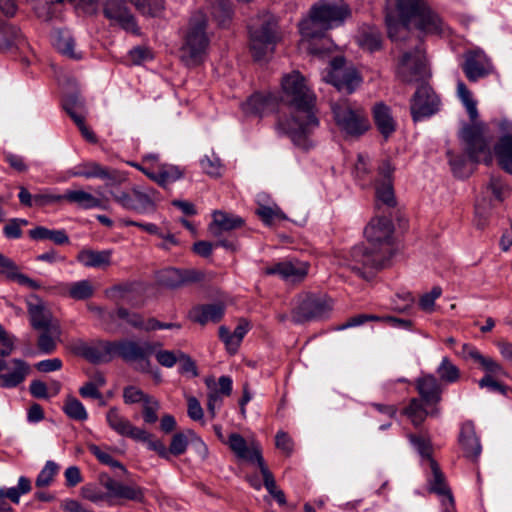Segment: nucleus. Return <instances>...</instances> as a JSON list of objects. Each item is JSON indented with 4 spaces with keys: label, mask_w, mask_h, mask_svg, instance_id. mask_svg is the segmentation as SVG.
<instances>
[{
    "label": "nucleus",
    "mask_w": 512,
    "mask_h": 512,
    "mask_svg": "<svg viewBox=\"0 0 512 512\" xmlns=\"http://www.w3.org/2000/svg\"><path fill=\"white\" fill-rule=\"evenodd\" d=\"M116 316L135 329L145 330L146 321L142 315L137 312H132L127 308L119 307L116 310Z\"/></svg>",
    "instance_id": "603ef678"
},
{
    "label": "nucleus",
    "mask_w": 512,
    "mask_h": 512,
    "mask_svg": "<svg viewBox=\"0 0 512 512\" xmlns=\"http://www.w3.org/2000/svg\"><path fill=\"white\" fill-rule=\"evenodd\" d=\"M117 170L102 166L96 161H83L69 170L72 177H83L86 179L98 178L105 182L114 179Z\"/></svg>",
    "instance_id": "cd10ccee"
},
{
    "label": "nucleus",
    "mask_w": 512,
    "mask_h": 512,
    "mask_svg": "<svg viewBox=\"0 0 512 512\" xmlns=\"http://www.w3.org/2000/svg\"><path fill=\"white\" fill-rule=\"evenodd\" d=\"M28 234L33 240H50L56 245L69 243V237L64 229L55 230L44 226H37L29 230Z\"/></svg>",
    "instance_id": "58836bf2"
},
{
    "label": "nucleus",
    "mask_w": 512,
    "mask_h": 512,
    "mask_svg": "<svg viewBox=\"0 0 512 512\" xmlns=\"http://www.w3.org/2000/svg\"><path fill=\"white\" fill-rule=\"evenodd\" d=\"M183 176V172L179 167L174 165H162L159 168V185L162 187H167L168 185L176 182L181 179Z\"/></svg>",
    "instance_id": "8fccbe9b"
},
{
    "label": "nucleus",
    "mask_w": 512,
    "mask_h": 512,
    "mask_svg": "<svg viewBox=\"0 0 512 512\" xmlns=\"http://www.w3.org/2000/svg\"><path fill=\"white\" fill-rule=\"evenodd\" d=\"M204 273L196 269L167 268L160 272L159 282L168 288H178L204 280Z\"/></svg>",
    "instance_id": "aec40b11"
},
{
    "label": "nucleus",
    "mask_w": 512,
    "mask_h": 512,
    "mask_svg": "<svg viewBox=\"0 0 512 512\" xmlns=\"http://www.w3.org/2000/svg\"><path fill=\"white\" fill-rule=\"evenodd\" d=\"M411 445L417 450L419 455L426 459L430 464L432 458V444L430 438L424 435L408 434L407 435Z\"/></svg>",
    "instance_id": "de8ad7c7"
},
{
    "label": "nucleus",
    "mask_w": 512,
    "mask_h": 512,
    "mask_svg": "<svg viewBox=\"0 0 512 512\" xmlns=\"http://www.w3.org/2000/svg\"><path fill=\"white\" fill-rule=\"evenodd\" d=\"M350 15L347 4L319 0L311 7L309 18L299 24L301 36L309 42L321 39L328 30L341 26Z\"/></svg>",
    "instance_id": "39448f33"
},
{
    "label": "nucleus",
    "mask_w": 512,
    "mask_h": 512,
    "mask_svg": "<svg viewBox=\"0 0 512 512\" xmlns=\"http://www.w3.org/2000/svg\"><path fill=\"white\" fill-rule=\"evenodd\" d=\"M104 16L116 22L124 30L137 33L138 26L123 0H106L103 6Z\"/></svg>",
    "instance_id": "412c9836"
},
{
    "label": "nucleus",
    "mask_w": 512,
    "mask_h": 512,
    "mask_svg": "<svg viewBox=\"0 0 512 512\" xmlns=\"http://www.w3.org/2000/svg\"><path fill=\"white\" fill-rule=\"evenodd\" d=\"M457 94L466 107L471 121L474 122L463 127L460 132L466 153L472 162L483 161L486 165H490L493 161V153L491 151L492 136L489 133L488 125L484 122H475L478 117L477 103L473 99L471 91L462 81L457 84Z\"/></svg>",
    "instance_id": "20e7f679"
},
{
    "label": "nucleus",
    "mask_w": 512,
    "mask_h": 512,
    "mask_svg": "<svg viewBox=\"0 0 512 512\" xmlns=\"http://www.w3.org/2000/svg\"><path fill=\"white\" fill-rule=\"evenodd\" d=\"M424 402L419 400L418 398H412L403 410V414H405L412 422L415 427H419L426 417L429 415V412L425 408ZM439 409L435 408L430 412L431 416L439 415Z\"/></svg>",
    "instance_id": "e433bc0d"
},
{
    "label": "nucleus",
    "mask_w": 512,
    "mask_h": 512,
    "mask_svg": "<svg viewBox=\"0 0 512 512\" xmlns=\"http://www.w3.org/2000/svg\"><path fill=\"white\" fill-rule=\"evenodd\" d=\"M57 50L72 59H80L81 55L75 52V40L67 31H59L54 43Z\"/></svg>",
    "instance_id": "a18cd8bd"
},
{
    "label": "nucleus",
    "mask_w": 512,
    "mask_h": 512,
    "mask_svg": "<svg viewBox=\"0 0 512 512\" xmlns=\"http://www.w3.org/2000/svg\"><path fill=\"white\" fill-rule=\"evenodd\" d=\"M225 313V306L222 303L203 304L194 306L189 311L191 321L200 325H206L208 322H219Z\"/></svg>",
    "instance_id": "c85d7f7f"
},
{
    "label": "nucleus",
    "mask_w": 512,
    "mask_h": 512,
    "mask_svg": "<svg viewBox=\"0 0 512 512\" xmlns=\"http://www.w3.org/2000/svg\"><path fill=\"white\" fill-rule=\"evenodd\" d=\"M208 19L200 11L192 14L183 34L181 58L187 66H196L204 61L210 37L207 33Z\"/></svg>",
    "instance_id": "423d86ee"
},
{
    "label": "nucleus",
    "mask_w": 512,
    "mask_h": 512,
    "mask_svg": "<svg viewBox=\"0 0 512 512\" xmlns=\"http://www.w3.org/2000/svg\"><path fill=\"white\" fill-rule=\"evenodd\" d=\"M0 272L9 280L16 281L19 285L26 286L32 290H40L43 288L40 282L19 272L16 263L2 253H0Z\"/></svg>",
    "instance_id": "2f4dec72"
},
{
    "label": "nucleus",
    "mask_w": 512,
    "mask_h": 512,
    "mask_svg": "<svg viewBox=\"0 0 512 512\" xmlns=\"http://www.w3.org/2000/svg\"><path fill=\"white\" fill-rule=\"evenodd\" d=\"M149 397L150 395L132 385L125 387L123 390V400L125 404H143Z\"/></svg>",
    "instance_id": "e2e57ef3"
},
{
    "label": "nucleus",
    "mask_w": 512,
    "mask_h": 512,
    "mask_svg": "<svg viewBox=\"0 0 512 512\" xmlns=\"http://www.w3.org/2000/svg\"><path fill=\"white\" fill-rule=\"evenodd\" d=\"M431 476L428 478L429 491L443 497L442 505L446 512L454 510V498L451 490L447 486L445 475L441 471L435 459L430 460Z\"/></svg>",
    "instance_id": "b1692460"
},
{
    "label": "nucleus",
    "mask_w": 512,
    "mask_h": 512,
    "mask_svg": "<svg viewBox=\"0 0 512 512\" xmlns=\"http://www.w3.org/2000/svg\"><path fill=\"white\" fill-rule=\"evenodd\" d=\"M64 200L85 210L103 207L101 199L84 190H67L64 193Z\"/></svg>",
    "instance_id": "c9c22d12"
},
{
    "label": "nucleus",
    "mask_w": 512,
    "mask_h": 512,
    "mask_svg": "<svg viewBox=\"0 0 512 512\" xmlns=\"http://www.w3.org/2000/svg\"><path fill=\"white\" fill-rule=\"evenodd\" d=\"M439 377L448 383L456 382L459 379V369L449 360L444 357L437 368Z\"/></svg>",
    "instance_id": "864d4df0"
},
{
    "label": "nucleus",
    "mask_w": 512,
    "mask_h": 512,
    "mask_svg": "<svg viewBox=\"0 0 512 512\" xmlns=\"http://www.w3.org/2000/svg\"><path fill=\"white\" fill-rule=\"evenodd\" d=\"M225 444H227L235 456L241 460L256 463L257 465L261 463L260 460H264L259 444L252 442L249 445L245 438L239 433H231Z\"/></svg>",
    "instance_id": "393cba45"
},
{
    "label": "nucleus",
    "mask_w": 512,
    "mask_h": 512,
    "mask_svg": "<svg viewBox=\"0 0 512 512\" xmlns=\"http://www.w3.org/2000/svg\"><path fill=\"white\" fill-rule=\"evenodd\" d=\"M372 115L378 131L385 139H388L397 127L391 108L383 102H378L372 109Z\"/></svg>",
    "instance_id": "7c9ffc66"
},
{
    "label": "nucleus",
    "mask_w": 512,
    "mask_h": 512,
    "mask_svg": "<svg viewBox=\"0 0 512 512\" xmlns=\"http://www.w3.org/2000/svg\"><path fill=\"white\" fill-rule=\"evenodd\" d=\"M28 221L22 218H12L3 227V234L7 239H19L22 237V227L27 226Z\"/></svg>",
    "instance_id": "bf43d9fd"
},
{
    "label": "nucleus",
    "mask_w": 512,
    "mask_h": 512,
    "mask_svg": "<svg viewBox=\"0 0 512 512\" xmlns=\"http://www.w3.org/2000/svg\"><path fill=\"white\" fill-rule=\"evenodd\" d=\"M488 189L499 201H503L509 193L508 185L500 177L494 175L490 178Z\"/></svg>",
    "instance_id": "0e129e2a"
},
{
    "label": "nucleus",
    "mask_w": 512,
    "mask_h": 512,
    "mask_svg": "<svg viewBox=\"0 0 512 512\" xmlns=\"http://www.w3.org/2000/svg\"><path fill=\"white\" fill-rule=\"evenodd\" d=\"M27 312L30 318V324L35 330L51 331L52 325V314L46 308L43 299L35 294H30L26 300Z\"/></svg>",
    "instance_id": "6ab92c4d"
},
{
    "label": "nucleus",
    "mask_w": 512,
    "mask_h": 512,
    "mask_svg": "<svg viewBox=\"0 0 512 512\" xmlns=\"http://www.w3.org/2000/svg\"><path fill=\"white\" fill-rule=\"evenodd\" d=\"M359 46L369 52L378 51L382 48V36L378 30H363L357 38Z\"/></svg>",
    "instance_id": "c03bdc74"
},
{
    "label": "nucleus",
    "mask_w": 512,
    "mask_h": 512,
    "mask_svg": "<svg viewBox=\"0 0 512 512\" xmlns=\"http://www.w3.org/2000/svg\"><path fill=\"white\" fill-rule=\"evenodd\" d=\"M88 450L100 463L112 468H119L124 472L126 471L125 467L118 460L114 459L108 452L103 451L99 446L91 444L88 446Z\"/></svg>",
    "instance_id": "4d7b16f0"
},
{
    "label": "nucleus",
    "mask_w": 512,
    "mask_h": 512,
    "mask_svg": "<svg viewBox=\"0 0 512 512\" xmlns=\"http://www.w3.org/2000/svg\"><path fill=\"white\" fill-rule=\"evenodd\" d=\"M244 220L234 214L223 211L213 213V221L209 224V232L212 236L220 238L224 232L241 228Z\"/></svg>",
    "instance_id": "c756f323"
},
{
    "label": "nucleus",
    "mask_w": 512,
    "mask_h": 512,
    "mask_svg": "<svg viewBox=\"0 0 512 512\" xmlns=\"http://www.w3.org/2000/svg\"><path fill=\"white\" fill-rule=\"evenodd\" d=\"M255 213L267 226L287 220V216L277 205H259Z\"/></svg>",
    "instance_id": "37998d69"
},
{
    "label": "nucleus",
    "mask_w": 512,
    "mask_h": 512,
    "mask_svg": "<svg viewBox=\"0 0 512 512\" xmlns=\"http://www.w3.org/2000/svg\"><path fill=\"white\" fill-rule=\"evenodd\" d=\"M94 294V286L90 280H80L66 285V295L74 300H87Z\"/></svg>",
    "instance_id": "79ce46f5"
},
{
    "label": "nucleus",
    "mask_w": 512,
    "mask_h": 512,
    "mask_svg": "<svg viewBox=\"0 0 512 512\" xmlns=\"http://www.w3.org/2000/svg\"><path fill=\"white\" fill-rule=\"evenodd\" d=\"M427 3L424 0H396L398 15L406 23H411L413 18ZM391 0H386V7H390Z\"/></svg>",
    "instance_id": "ea45409f"
},
{
    "label": "nucleus",
    "mask_w": 512,
    "mask_h": 512,
    "mask_svg": "<svg viewBox=\"0 0 512 512\" xmlns=\"http://www.w3.org/2000/svg\"><path fill=\"white\" fill-rule=\"evenodd\" d=\"M160 410V402L153 396H150L142 404V417L146 424H154L158 421V411Z\"/></svg>",
    "instance_id": "5fc2aeb1"
},
{
    "label": "nucleus",
    "mask_w": 512,
    "mask_h": 512,
    "mask_svg": "<svg viewBox=\"0 0 512 512\" xmlns=\"http://www.w3.org/2000/svg\"><path fill=\"white\" fill-rule=\"evenodd\" d=\"M334 301L325 293H303L297 297L291 318L296 324L328 318Z\"/></svg>",
    "instance_id": "6e6552de"
},
{
    "label": "nucleus",
    "mask_w": 512,
    "mask_h": 512,
    "mask_svg": "<svg viewBox=\"0 0 512 512\" xmlns=\"http://www.w3.org/2000/svg\"><path fill=\"white\" fill-rule=\"evenodd\" d=\"M196 435L193 430L188 429L186 432H177L172 436L169 448L158 439L149 438L146 444L148 449L155 451L161 458L169 460L170 455L180 456L187 450L189 438H194Z\"/></svg>",
    "instance_id": "a211bd4d"
},
{
    "label": "nucleus",
    "mask_w": 512,
    "mask_h": 512,
    "mask_svg": "<svg viewBox=\"0 0 512 512\" xmlns=\"http://www.w3.org/2000/svg\"><path fill=\"white\" fill-rule=\"evenodd\" d=\"M334 120L339 129L348 136L359 137L370 127L364 110L352 108L346 102L334 103L331 106Z\"/></svg>",
    "instance_id": "1a4fd4ad"
},
{
    "label": "nucleus",
    "mask_w": 512,
    "mask_h": 512,
    "mask_svg": "<svg viewBox=\"0 0 512 512\" xmlns=\"http://www.w3.org/2000/svg\"><path fill=\"white\" fill-rule=\"evenodd\" d=\"M416 27L425 33L437 34L441 32L442 21L440 17L426 4L414 18Z\"/></svg>",
    "instance_id": "f704fd0d"
},
{
    "label": "nucleus",
    "mask_w": 512,
    "mask_h": 512,
    "mask_svg": "<svg viewBox=\"0 0 512 512\" xmlns=\"http://www.w3.org/2000/svg\"><path fill=\"white\" fill-rule=\"evenodd\" d=\"M441 100L428 84L420 85L410 100V112L414 122L430 118L439 112Z\"/></svg>",
    "instance_id": "f8f14e48"
},
{
    "label": "nucleus",
    "mask_w": 512,
    "mask_h": 512,
    "mask_svg": "<svg viewBox=\"0 0 512 512\" xmlns=\"http://www.w3.org/2000/svg\"><path fill=\"white\" fill-rule=\"evenodd\" d=\"M458 440L464 456L476 462L482 452V447L472 421H466L462 424Z\"/></svg>",
    "instance_id": "bb28decb"
},
{
    "label": "nucleus",
    "mask_w": 512,
    "mask_h": 512,
    "mask_svg": "<svg viewBox=\"0 0 512 512\" xmlns=\"http://www.w3.org/2000/svg\"><path fill=\"white\" fill-rule=\"evenodd\" d=\"M279 105L278 98L271 92H256L242 104V110L248 115L263 117L273 113Z\"/></svg>",
    "instance_id": "4be33fe9"
},
{
    "label": "nucleus",
    "mask_w": 512,
    "mask_h": 512,
    "mask_svg": "<svg viewBox=\"0 0 512 512\" xmlns=\"http://www.w3.org/2000/svg\"><path fill=\"white\" fill-rule=\"evenodd\" d=\"M136 9L143 15L158 16L164 9L163 0H131Z\"/></svg>",
    "instance_id": "09e8293b"
},
{
    "label": "nucleus",
    "mask_w": 512,
    "mask_h": 512,
    "mask_svg": "<svg viewBox=\"0 0 512 512\" xmlns=\"http://www.w3.org/2000/svg\"><path fill=\"white\" fill-rule=\"evenodd\" d=\"M201 167L203 171L212 176V177H219L222 174L223 166L221 163V160L216 156H205L203 159H201Z\"/></svg>",
    "instance_id": "680f3d73"
},
{
    "label": "nucleus",
    "mask_w": 512,
    "mask_h": 512,
    "mask_svg": "<svg viewBox=\"0 0 512 512\" xmlns=\"http://www.w3.org/2000/svg\"><path fill=\"white\" fill-rule=\"evenodd\" d=\"M398 77L406 83L422 80L426 76V63L422 43L413 51L405 52L397 66Z\"/></svg>",
    "instance_id": "ddd939ff"
},
{
    "label": "nucleus",
    "mask_w": 512,
    "mask_h": 512,
    "mask_svg": "<svg viewBox=\"0 0 512 512\" xmlns=\"http://www.w3.org/2000/svg\"><path fill=\"white\" fill-rule=\"evenodd\" d=\"M415 387L420 395V399L426 406H435L441 401L442 388L437 378L432 375L419 377L415 382Z\"/></svg>",
    "instance_id": "a878e982"
},
{
    "label": "nucleus",
    "mask_w": 512,
    "mask_h": 512,
    "mask_svg": "<svg viewBox=\"0 0 512 512\" xmlns=\"http://www.w3.org/2000/svg\"><path fill=\"white\" fill-rule=\"evenodd\" d=\"M278 37V25L271 15L261 19L259 27H250L251 51L256 60H262L268 53L274 51Z\"/></svg>",
    "instance_id": "9d476101"
},
{
    "label": "nucleus",
    "mask_w": 512,
    "mask_h": 512,
    "mask_svg": "<svg viewBox=\"0 0 512 512\" xmlns=\"http://www.w3.org/2000/svg\"><path fill=\"white\" fill-rule=\"evenodd\" d=\"M43 332L40 334L37 346L41 353L43 354H51L56 349V342L49 334L50 331L42 330Z\"/></svg>",
    "instance_id": "774afa93"
},
{
    "label": "nucleus",
    "mask_w": 512,
    "mask_h": 512,
    "mask_svg": "<svg viewBox=\"0 0 512 512\" xmlns=\"http://www.w3.org/2000/svg\"><path fill=\"white\" fill-rule=\"evenodd\" d=\"M394 226L387 217L373 218L364 230L366 244L354 246L346 265L363 278L388 264L393 255Z\"/></svg>",
    "instance_id": "f03ea898"
},
{
    "label": "nucleus",
    "mask_w": 512,
    "mask_h": 512,
    "mask_svg": "<svg viewBox=\"0 0 512 512\" xmlns=\"http://www.w3.org/2000/svg\"><path fill=\"white\" fill-rule=\"evenodd\" d=\"M441 294L442 289L439 286L433 287L430 292L421 296L419 300L420 308L426 312L433 311L435 300L439 298Z\"/></svg>",
    "instance_id": "69168bd1"
},
{
    "label": "nucleus",
    "mask_w": 512,
    "mask_h": 512,
    "mask_svg": "<svg viewBox=\"0 0 512 512\" xmlns=\"http://www.w3.org/2000/svg\"><path fill=\"white\" fill-rule=\"evenodd\" d=\"M59 466L54 461H47L43 469L38 474L35 484L37 487H47L53 481L55 475L58 473Z\"/></svg>",
    "instance_id": "6e6d98bb"
},
{
    "label": "nucleus",
    "mask_w": 512,
    "mask_h": 512,
    "mask_svg": "<svg viewBox=\"0 0 512 512\" xmlns=\"http://www.w3.org/2000/svg\"><path fill=\"white\" fill-rule=\"evenodd\" d=\"M81 494L83 498L89 500L92 503H99L101 501H108L109 505H113L111 501L110 492L104 493L98 488L92 485H85L81 488Z\"/></svg>",
    "instance_id": "13d9d810"
},
{
    "label": "nucleus",
    "mask_w": 512,
    "mask_h": 512,
    "mask_svg": "<svg viewBox=\"0 0 512 512\" xmlns=\"http://www.w3.org/2000/svg\"><path fill=\"white\" fill-rule=\"evenodd\" d=\"M31 373L28 362L20 358H0V388L13 389L21 385Z\"/></svg>",
    "instance_id": "2eb2a0df"
},
{
    "label": "nucleus",
    "mask_w": 512,
    "mask_h": 512,
    "mask_svg": "<svg viewBox=\"0 0 512 512\" xmlns=\"http://www.w3.org/2000/svg\"><path fill=\"white\" fill-rule=\"evenodd\" d=\"M63 411L73 420L84 421L88 418V413L84 405L73 396H68L66 398Z\"/></svg>",
    "instance_id": "49530a36"
},
{
    "label": "nucleus",
    "mask_w": 512,
    "mask_h": 512,
    "mask_svg": "<svg viewBox=\"0 0 512 512\" xmlns=\"http://www.w3.org/2000/svg\"><path fill=\"white\" fill-rule=\"evenodd\" d=\"M106 421L108 426L118 435L134 441L146 443L152 437V434L145 429L133 425L116 407H111L107 411Z\"/></svg>",
    "instance_id": "dca6fc26"
},
{
    "label": "nucleus",
    "mask_w": 512,
    "mask_h": 512,
    "mask_svg": "<svg viewBox=\"0 0 512 512\" xmlns=\"http://www.w3.org/2000/svg\"><path fill=\"white\" fill-rule=\"evenodd\" d=\"M376 205H385L389 208L396 206L397 201L394 193L393 182L376 181L375 182Z\"/></svg>",
    "instance_id": "a19ab883"
},
{
    "label": "nucleus",
    "mask_w": 512,
    "mask_h": 512,
    "mask_svg": "<svg viewBox=\"0 0 512 512\" xmlns=\"http://www.w3.org/2000/svg\"><path fill=\"white\" fill-rule=\"evenodd\" d=\"M123 181H125V177L117 171L114 179L104 184L117 204L126 210L141 214L155 211L154 196L156 193L153 189L148 191H141L137 188L124 189L121 186Z\"/></svg>",
    "instance_id": "0eeeda50"
},
{
    "label": "nucleus",
    "mask_w": 512,
    "mask_h": 512,
    "mask_svg": "<svg viewBox=\"0 0 512 512\" xmlns=\"http://www.w3.org/2000/svg\"><path fill=\"white\" fill-rule=\"evenodd\" d=\"M468 349L470 358L480 363L488 374H501L503 372L502 366L492 358L483 356L476 348Z\"/></svg>",
    "instance_id": "3c124183"
},
{
    "label": "nucleus",
    "mask_w": 512,
    "mask_h": 512,
    "mask_svg": "<svg viewBox=\"0 0 512 512\" xmlns=\"http://www.w3.org/2000/svg\"><path fill=\"white\" fill-rule=\"evenodd\" d=\"M310 265L308 262L296 258L285 259L264 269L265 275H278L285 281L292 283L302 282L308 275Z\"/></svg>",
    "instance_id": "f3484780"
},
{
    "label": "nucleus",
    "mask_w": 512,
    "mask_h": 512,
    "mask_svg": "<svg viewBox=\"0 0 512 512\" xmlns=\"http://www.w3.org/2000/svg\"><path fill=\"white\" fill-rule=\"evenodd\" d=\"M213 15L221 26H225L232 17L230 4L228 2L221 1L218 6L214 8Z\"/></svg>",
    "instance_id": "338daca9"
},
{
    "label": "nucleus",
    "mask_w": 512,
    "mask_h": 512,
    "mask_svg": "<svg viewBox=\"0 0 512 512\" xmlns=\"http://www.w3.org/2000/svg\"><path fill=\"white\" fill-rule=\"evenodd\" d=\"M323 80L332 84L338 91L351 94L361 82L356 69L346 65L343 56L334 57L328 70L323 74Z\"/></svg>",
    "instance_id": "9b49d317"
},
{
    "label": "nucleus",
    "mask_w": 512,
    "mask_h": 512,
    "mask_svg": "<svg viewBox=\"0 0 512 512\" xmlns=\"http://www.w3.org/2000/svg\"><path fill=\"white\" fill-rule=\"evenodd\" d=\"M64 201V194H55L49 190H44L34 194V206L45 207Z\"/></svg>",
    "instance_id": "052dcab7"
},
{
    "label": "nucleus",
    "mask_w": 512,
    "mask_h": 512,
    "mask_svg": "<svg viewBox=\"0 0 512 512\" xmlns=\"http://www.w3.org/2000/svg\"><path fill=\"white\" fill-rule=\"evenodd\" d=\"M385 23L387 27V33L389 38L392 41H398L405 37V35L409 32V27L411 23H406L399 17L397 19L390 7H385Z\"/></svg>",
    "instance_id": "4c0bfd02"
},
{
    "label": "nucleus",
    "mask_w": 512,
    "mask_h": 512,
    "mask_svg": "<svg viewBox=\"0 0 512 512\" xmlns=\"http://www.w3.org/2000/svg\"><path fill=\"white\" fill-rule=\"evenodd\" d=\"M499 166L512 174V135H502L493 147Z\"/></svg>",
    "instance_id": "72a5a7b5"
},
{
    "label": "nucleus",
    "mask_w": 512,
    "mask_h": 512,
    "mask_svg": "<svg viewBox=\"0 0 512 512\" xmlns=\"http://www.w3.org/2000/svg\"><path fill=\"white\" fill-rule=\"evenodd\" d=\"M100 482L110 492L111 499L118 498L140 503L144 501V489L138 485L124 484L107 474L100 475Z\"/></svg>",
    "instance_id": "5701e85b"
},
{
    "label": "nucleus",
    "mask_w": 512,
    "mask_h": 512,
    "mask_svg": "<svg viewBox=\"0 0 512 512\" xmlns=\"http://www.w3.org/2000/svg\"><path fill=\"white\" fill-rule=\"evenodd\" d=\"M111 254L110 250L95 251L84 249L78 253L76 259L85 267L104 268L110 266Z\"/></svg>",
    "instance_id": "473e14b6"
},
{
    "label": "nucleus",
    "mask_w": 512,
    "mask_h": 512,
    "mask_svg": "<svg viewBox=\"0 0 512 512\" xmlns=\"http://www.w3.org/2000/svg\"><path fill=\"white\" fill-rule=\"evenodd\" d=\"M73 351L93 364L109 363L113 358L119 357L126 363H135L137 370L149 373L154 344L127 338L117 341L98 340L91 344L78 341L74 344Z\"/></svg>",
    "instance_id": "7ed1b4c3"
},
{
    "label": "nucleus",
    "mask_w": 512,
    "mask_h": 512,
    "mask_svg": "<svg viewBox=\"0 0 512 512\" xmlns=\"http://www.w3.org/2000/svg\"><path fill=\"white\" fill-rule=\"evenodd\" d=\"M462 71L470 82H477L494 72L491 59L481 49H470L463 53Z\"/></svg>",
    "instance_id": "4468645a"
},
{
    "label": "nucleus",
    "mask_w": 512,
    "mask_h": 512,
    "mask_svg": "<svg viewBox=\"0 0 512 512\" xmlns=\"http://www.w3.org/2000/svg\"><path fill=\"white\" fill-rule=\"evenodd\" d=\"M283 100L293 109L290 118L279 119L277 127L289 136L294 145L307 150L311 147L310 135L319 126L315 114L316 95L299 71L282 78Z\"/></svg>",
    "instance_id": "f257e3e1"
}]
</instances>
